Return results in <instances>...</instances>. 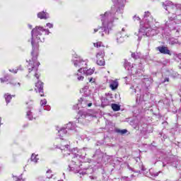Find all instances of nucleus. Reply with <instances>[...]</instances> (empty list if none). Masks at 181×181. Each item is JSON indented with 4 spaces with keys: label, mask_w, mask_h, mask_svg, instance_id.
Masks as SVG:
<instances>
[{
    "label": "nucleus",
    "mask_w": 181,
    "mask_h": 181,
    "mask_svg": "<svg viewBox=\"0 0 181 181\" xmlns=\"http://www.w3.org/2000/svg\"><path fill=\"white\" fill-rule=\"evenodd\" d=\"M42 32H45V35H49L50 32L48 29H45L43 27H35L32 30V41L31 44L33 46V51L31 52L32 59L30 60L28 69L29 73L33 71L35 77L39 78V75L37 74V69L40 66V63L37 62V51L39 50V41L40 40V36H42Z\"/></svg>",
    "instance_id": "f257e3e1"
},
{
    "label": "nucleus",
    "mask_w": 181,
    "mask_h": 181,
    "mask_svg": "<svg viewBox=\"0 0 181 181\" xmlns=\"http://www.w3.org/2000/svg\"><path fill=\"white\" fill-rule=\"evenodd\" d=\"M58 148L61 149L64 156H66L67 155H73L74 156L69 165V171L74 172V173H80V175H81V173H83L81 170H80L81 164H80V161L77 160V158H84L85 156L80 153H84L86 148H83V149L78 150V148H74L72 150H70V146L69 145L61 146Z\"/></svg>",
    "instance_id": "f03ea898"
},
{
    "label": "nucleus",
    "mask_w": 181,
    "mask_h": 181,
    "mask_svg": "<svg viewBox=\"0 0 181 181\" xmlns=\"http://www.w3.org/2000/svg\"><path fill=\"white\" fill-rule=\"evenodd\" d=\"M143 22L144 24H142V22H140V29L139 33H135L136 36H139L138 40H141L142 36H155L158 34L156 27L153 26V23H156L153 18L151 15L149 11H146L143 18Z\"/></svg>",
    "instance_id": "7ed1b4c3"
},
{
    "label": "nucleus",
    "mask_w": 181,
    "mask_h": 181,
    "mask_svg": "<svg viewBox=\"0 0 181 181\" xmlns=\"http://www.w3.org/2000/svg\"><path fill=\"white\" fill-rule=\"evenodd\" d=\"M114 16H115V13L114 12H105L104 14L100 15L102 26L99 29L102 32L101 36H104V33L109 35L110 29L114 26V22H115V20H118V18H114Z\"/></svg>",
    "instance_id": "20e7f679"
},
{
    "label": "nucleus",
    "mask_w": 181,
    "mask_h": 181,
    "mask_svg": "<svg viewBox=\"0 0 181 181\" xmlns=\"http://www.w3.org/2000/svg\"><path fill=\"white\" fill-rule=\"evenodd\" d=\"M75 67H81L83 71V74H86V76H91L95 71V69H87V67H84V66H87V61H83L81 58L75 57V59L72 60Z\"/></svg>",
    "instance_id": "39448f33"
},
{
    "label": "nucleus",
    "mask_w": 181,
    "mask_h": 181,
    "mask_svg": "<svg viewBox=\"0 0 181 181\" xmlns=\"http://www.w3.org/2000/svg\"><path fill=\"white\" fill-rule=\"evenodd\" d=\"M104 56H105V53L104 50H102L96 54V59H97V64L98 66H105V61L104 60Z\"/></svg>",
    "instance_id": "423d86ee"
},
{
    "label": "nucleus",
    "mask_w": 181,
    "mask_h": 181,
    "mask_svg": "<svg viewBox=\"0 0 181 181\" xmlns=\"http://www.w3.org/2000/svg\"><path fill=\"white\" fill-rule=\"evenodd\" d=\"M116 6L118 8L117 10V13H122L124 12V6H125L126 0H112Z\"/></svg>",
    "instance_id": "0eeeda50"
},
{
    "label": "nucleus",
    "mask_w": 181,
    "mask_h": 181,
    "mask_svg": "<svg viewBox=\"0 0 181 181\" xmlns=\"http://www.w3.org/2000/svg\"><path fill=\"white\" fill-rule=\"evenodd\" d=\"M163 5L165 11H169V12H170L171 9H176L177 8V6H179V4H174L170 1H165V3L163 4Z\"/></svg>",
    "instance_id": "6e6552de"
},
{
    "label": "nucleus",
    "mask_w": 181,
    "mask_h": 181,
    "mask_svg": "<svg viewBox=\"0 0 181 181\" xmlns=\"http://www.w3.org/2000/svg\"><path fill=\"white\" fill-rule=\"evenodd\" d=\"M35 91L36 93H40L41 97H44L45 95L43 94V83L42 81H38L35 83Z\"/></svg>",
    "instance_id": "1a4fd4ad"
},
{
    "label": "nucleus",
    "mask_w": 181,
    "mask_h": 181,
    "mask_svg": "<svg viewBox=\"0 0 181 181\" xmlns=\"http://www.w3.org/2000/svg\"><path fill=\"white\" fill-rule=\"evenodd\" d=\"M111 98H112V94L106 93V98L102 100V105H103L104 107L110 105L111 103Z\"/></svg>",
    "instance_id": "9d476101"
},
{
    "label": "nucleus",
    "mask_w": 181,
    "mask_h": 181,
    "mask_svg": "<svg viewBox=\"0 0 181 181\" xmlns=\"http://www.w3.org/2000/svg\"><path fill=\"white\" fill-rule=\"evenodd\" d=\"M75 77L78 80V81H83L84 80V72L83 71V68H81L78 70V73L75 74Z\"/></svg>",
    "instance_id": "9b49d317"
},
{
    "label": "nucleus",
    "mask_w": 181,
    "mask_h": 181,
    "mask_svg": "<svg viewBox=\"0 0 181 181\" xmlns=\"http://www.w3.org/2000/svg\"><path fill=\"white\" fill-rule=\"evenodd\" d=\"M175 25L176 23L174 18H169V20L165 23V26H168L170 29H172V30H175V29H176V27H175Z\"/></svg>",
    "instance_id": "f8f14e48"
},
{
    "label": "nucleus",
    "mask_w": 181,
    "mask_h": 181,
    "mask_svg": "<svg viewBox=\"0 0 181 181\" xmlns=\"http://www.w3.org/2000/svg\"><path fill=\"white\" fill-rule=\"evenodd\" d=\"M80 93L83 94V95H85V97H88V95H91V91L90 90V89H88V86H86L83 88H82L80 90Z\"/></svg>",
    "instance_id": "ddd939ff"
},
{
    "label": "nucleus",
    "mask_w": 181,
    "mask_h": 181,
    "mask_svg": "<svg viewBox=\"0 0 181 181\" xmlns=\"http://www.w3.org/2000/svg\"><path fill=\"white\" fill-rule=\"evenodd\" d=\"M157 49L163 54H170V50L166 47H158Z\"/></svg>",
    "instance_id": "4468645a"
},
{
    "label": "nucleus",
    "mask_w": 181,
    "mask_h": 181,
    "mask_svg": "<svg viewBox=\"0 0 181 181\" xmlns=\"http://www.w3.org/2000/svg\"><path fill=\"white\" fill-rule=\"evenodd\" d=\"M110 88L112 90H117L118 88V81H117V80L110 81Z\"/></svg>",
    "instance_id": "2eb2a0df"
},
{
    "label": "nucleus",
    "mask_w": 181,
    "mask_h": 181,
    "mask_svg": "<svg viewBox=\"0 0 181 181\" xmlns=\"http://www.w3.org/2000/svg\"><path fill=\"white\" fill-rule=\"evenodd\" d=\"M37 16L40 19H47V18H49V14L45 11H42L38 13Z\"/></svg>",
    "instance_id": "dca6fc26"
},
{
    "label": "nucleus",
    "mask_w": 181,
    "mask_h": 181,
    "mask_svg": "<svg viewBox=\"0 0 181 181\" xmlns=\"http://www.w3.org/2000/svg\"><path fill=\"white\" fill-rule=\"evenodd\" d=\"M58 134H59L58 135H59L60 139H62L63 138V136H64V135H66V134H67V130L64 128H62L58 131Z\"/></svg>",
    "instance_id": "f3484780"
},
{
    "label": "nucleus",
    "mask_w": 181,
    "mask_h": 181,
    "mask_svg": "<svg viewBox=\"0 0 181 181\" xmlns=\"http://www.w3.org/2000/svg\"><path fill=\"white\" fill-rule=\"evenodd\" d=\"M65 129H70V130L76 129V124L71 122H69V124H66Z\"/></svg>",
    "instance_id": "a211bd4d"
},
{
    "label": "nucleus",
    "mask_w": 181,
    "mask_h": 181,
    "mask_svg": "<svg viewBox=\"0 0 181 181\" xmlns=\"http://www.w3.org/2000/svg\"><path fill=\"white\" fill-rule=\"evenodd\" d=\"M117 43H122L124 42V37L119 33L117 34Z\"/></svg>",
    "instance_id": "6ab92c4d"
},
{
    "label": "nucleus",
    "mask_w": 181,
    "mask_h": 181,
    "mask_svg": "<svg viewBox=\"0 0 181 181\" xmlns=\"http://www.w3.org/2000/svg\"><path fill=\"white\" fill-rule=\"evenodd\" d=\"M37 160H39L37 155L36 156L35 153H33L31 156V161L34 162V163H37Z\"/></svg>",
    "instance_id": "aec40b11"
},
{
    "label": "nucleus",
    "mask_w": 181,
    "mask_h": 181,
    "mask_svg": "<svg viewBox=\"0 0 181 181\" xmlns=\"http://www.w3.org/2000/svg\"><path fill=\"white\" fill-rule=\"evenodd\" d=\"M112 108L113 111H119L121 110V107L117 104H112Z\"/></svg>",
    "instance_id": "412c9836"
},
{
    "label": "nucleus",
    "mask_w": 181,
    "mask_h": 181,
    "mask_svg": "<svg viewBox=\"0 0 181 181\" xmlns=\"http://www.w3.org/2000/svg\"><path fill=\"white\" fill-rule=\"evenodd\" d=\"M4 97L7 104L11 103V100H12V95H11L9 93H7L4 95Z\"/></svg>",
    "instance_id": "4be33fe9"
},
{
    "label": "nucleus",
    "mask_w": 181,
    "mask_h": 181,
    "mask_svg": "<svg viewBox=\"0 0 181 181\" xmlns=\"http://www.w3.org/2000/svg\"><path fill=\"white\" fill-rule=\"evenodd\" d=\"M78 114L80 117H81V118H86V117H87V112L83 110L79 111Z\"/></svg>",
    "instance_id": "5701e85b"
},
{
    "label": "nucleus",
    "mask_w": 181,
    "mask_h": 181,
    "mask_svg": "<svg viewBox=\"0 0 181 181\" xmlns=\"http://www.w3.org/2000/svg\"><path fill=\"white\" fill-rule=\"evenodd\" d=\"M10 84L13 87H21V83H19V82L16 83V81H11Z\"/></svg>",
    "instance_id": "b1692460"
},
{
    "label": "nucleus",
    "mask_w": 181,
    "mask_h": 181,
    "mask_svg": "<svg viewBox=\"0 0 181 181\" xmlns=\"http://www.w3.org/2000/svg\"><path fill=\"white\" fill-rule=\"evenodd\" d=\"M124 68L126 70H132V67H131V63L125 62Z\"/></svg>",
    "instance_id": "393cba45"
},
{
    "label": "nucleus",
    "mask_w": 181,
    "mask_h": 181,
    "mask_svg": "<svg viewBox=\"0 0 181 181\" xmlns=\"http://www.w3.org/2000/svg\"><path fill=\"white\" fill-rule=\"evenodd\" d=\"M95 47H104V45H103V43L101 42H98L96 43L93 44Z\"/></svg>",
    "instance_id": "a878e982"
},
{
    "label": "nucleus",
    "mask_w": 181,
    "mask_h": 181,
    "mask_svg": "<svg viewBox=\"0 0 181 181\" xmlns=\"http://www.w3.org/2000/svg\"><path fill=\"white\" fill-rule=\"evenodd\" d=\"M27 117H28V119H30V120L33 119V117L32 116V112H30V110H28L27 112Z\"/></svg>",
    "instance_id": "bb28decb"
},
{
    "label": "nucleus",
    "mask_w": 181,
    "mask_h": 181,
    "mask_svg": "<svg viewBox=\"0 0 181 181\" xmlns=\"http://www.w3.org/2000/svg\"><path fill=\"white\" fill-rule=\"evenodd\" d=\"M52 176V170H48L47 171V179H51Z\"/></svg>",
    "instance_id": "cd10ccee"
},
{
    "label": "nucleus",
    "mask_w": 181,
    "mask_h": 181,
    "mask_svg": "<svg viewBox=\"0 0 181 181\" xmlns=\"http://www.w3.org/2000/svg\"><path fill=\"white\" fill-rule=\"evenodd\" d=\"M132 57H133V59H139V54L138 53H132Z\"/></svg>",
    "instance_id": "c85d7f7f"
},
{
    "label": "nucleus",
    "mask_w": 181,
    "mask_h": 181,
    "mask_svg": "<svg viewBox=\"0 0 181 181\" xmlns=\"http://www.w3.org/2000/svg\"><path fill=\"white\" fill-rule=\"evenodd\" d=\"M47 104V100L46 99H43L40 101V105H46Z\"/></svg>",
    "instance_id": "c756f323"
},
{
    "label": "nucleus",
    "mask_w": 181,
    "mask_h": 181,
    "mask_svg": "<svg viewBox=\"0 0 181 181\" xmlns=\"http://www.w3.org/2000/svg\"><path fill=\"white\" fill-rule=\"evenodd\" d=\"M118 132H120V134H127L128 131L127 129H122V130H119Z\"/></svg>",
    "instance_id": "7c9ffc66"
},
{
    "label": "nucleus",
    "mask_w": 181,
    "mask_h": 181,
    "mask_svg": "<svg viewBox=\"0 0 181 181\" xmlns=\"http://www.w3.org/2000/svg\"><path fill=\"white\" fill-rule=\"evenodd\" d=\"M133 19L134 21H141V18H139V16H134L133 17Z\"/></svg>",
    "instance_id": "2f4dec72"
},
{
    "label": "nucleus",
    "mask_w": 181,
    "mask_h": 181,
    "mask_svg": "<svg viewBox=\"0 0 181 181\" xmlns=\"http://www.w3.org/2000/svg\"><path fill=\"white\" fill-rule=\"evenodd\" d=\"M47 27L49 28V29H52V28H53V24L48 23H47Z\"/></svg>",
    "instance_id": "473e14b6"
},
{
    "label": "nucleus",
    "mask_w": 181,
    "mask_h": 181,
    "mask_svg": "<svg viewBox=\"0 0 181 181\" xmlns=\"http://www.w3.org/2000/svg\"><path fill=\"white\" fill-rule=\"evenodd\" d=\"M13 179L16 181H23V180H22V178H19L18 177H13Z\"/></svg>",
    "instance_id": "72a5a7b5"
},
{
    "label": "nucleus",
    "mask_w": 181,
    "mask_h": 181,
    "mask_svg": "<svg viewBox=\"0 0 181 181\" xmlns=\"http://www.w3.org/2000/svg\"><path fill=\"white\" fill-rule=\"evenodd\" d=\"M83 103H85V107H87V106L91 107V105H93V103H88L87 104V102H86V101H83Z\"/></svg>",
    "instance_id": "f704fd0d"
},
{
    "label": "nucleus",
    "mask_w": 181,
    "mask_h": 181,
    "mask_svg": "<svg viewBox=\"0 0 181 181\" xmlns=\"http://www.w3.org/2000/svg\"><path fill=\"white\" fill-rule=\"evenodd\" d=\"M95 78H89V83H95Z\"/></svg>",
    "instance_id": "c9c22d12"
},
{
    "label": "nucleus",
    "mask_w": 181,
    "mask_h": 181,
    "mask_svg": "<svg viewBox=\"0 0 181 181\" xmlns=\"http://www.w3.org/2000/svg\"><path fill=\"white\" fill-rule=\"evenodd\" d=\"M0 80H1V83H5L6 81H8V79H6V78H4H4H1Z\"/></svg>",
    "instance_id": "e433bc0d"
},
{
    "label": "nucleus",
    "mask_w": 181,
    "mask_h": 181,
    "mask_svg": "<svg viewBox=\"0 0 181 181\" xmlns=\"http://www.w3.org/2000/svg\"><path fill=\"white\" fill-rule=\"evenodd\" d=\"M45 110H46L47 111H50V106L49 105L45 106Z\"/></svg>",
    "instance_id": "4c0bfd02"
},
{
    "label": "nucleus",
    "mask_w": 181,
    "mask_h": 181,
    "mask_svg": "<svg viewBox=\"0 0 181 181\" xmlns=\"http://www.w3.org/2000/svg\"><path fill=\"white\" fill-rule=\"evenodd\" d=\"M9 71H12V73H14V74H16V73H18V70H9Z\"/></svg>",
    "instance_id": "58836bf2"
},
{
    "label": "nucleus",
    "mask_w": 181,
    "mask_h": 181,
    "mask_svg": "<svg viewBox=\"0 0 181 181\" xmlns=\"http://www.w3.org/2000/svg\"><path fill=\"white\" fill-rule=\"evenodd\" d=\"M97 32H98V29L95 28V29H94V33H97Z\"/></svg>",
    "instance_id": "ea45409f"
},
{
    "label": "nucleus",
    "mask_w": 181,
    "mask_h": 181,
    "mask_svg": "<svg viewBox=\"0 0 181 181\" xmlns=\"http://www.w3.org/2000/svg\"><path fill=\"white\" fill-rule=\"evenodd\" d=\"M166 81H169L168 78H166L165 79L164 83H166Z\"/></svg>",
    "instance_id": "a19ab883"
},
{
    "label": "nucleus",
    "mask_w": 181,
    "mask_h": 181,
    "mask_svg": "<svg viewBox=\"0 0 181 181\" xmlns=\"http://www.w3.org/2000/svg\"><path fill=\"white\" fill-rule=\"evenodd\" d=\"M179 59H181V54H178Z\"/></svg>",
    "instance_id": "79ce46f5"
},
{
    "label": "nucleus",
    "mask_w": 181,
    "mask_h": 181,
    "mask_svg": "<svg viewBox=\"0 0 181 181\" xmlns=\"http://www.w3.org/2000/svg\"><path fill=\"white\" fill-rule=\"evenodd\" d=\"M122 32H125V28L122 29Z\"/></svg>",
    "instance_id": "37998d69"
},
{
    "label": "nucleus",
    "mask_w": 181,
    "mask_h": 181,
    "mask_svg": "<svg viewBox=\"0 0 181 181\" xmlns=\"http://www.w3.org/2000/svg\"><path fill=\"white\" fill-rule=\"evenodd\" d=\"M28 26H29L30 29H32V25H29Z\"/></svg>",
    "instance_id": "c03bdc74"
},
{
    "label": "nucleus",
    "mask_w": 181,
    "mask_h": 181,
    "mask_svg": "<svg viewBox=\"0 0 181 181\" xmlns=\"http://www.w3.org/2000/svg\"><path fill=\"white\" fill-rule=\"evenodd\" d=\"M58 181H64L63 180H59Z\"/></svg>",
    "instance_id": "a18cd8bd"
},
{
    "label": "nucleus",
    "mask_w": 181,
    "mask_h": 181,
    "mask_svg": "<svg viewBox=\"0 0 181 181\" xmlns=\"http://www.w3.org/2000/svg\"><path fill=\"white\" fill-rule=\"evenodd\" d=\"M112 11H114V8H112Z\"/></svg>",
    "instance_id": "49530a36"
},
{
    "label": "nucleus",
    "mask_w": 181,
    "mask_h": 181,
    "mask_svg": "<svg viewBox=\"0 0 181 181\" xmlns=\"http://www.w3.org/2000/svg\"><path fill=\"white\" fill-rule=\"evenodd\" d=\"M156 176H158V173L156 175Z\"/></svg>",
    "instance_id": "de8ad7c7"
}]
</instances>
